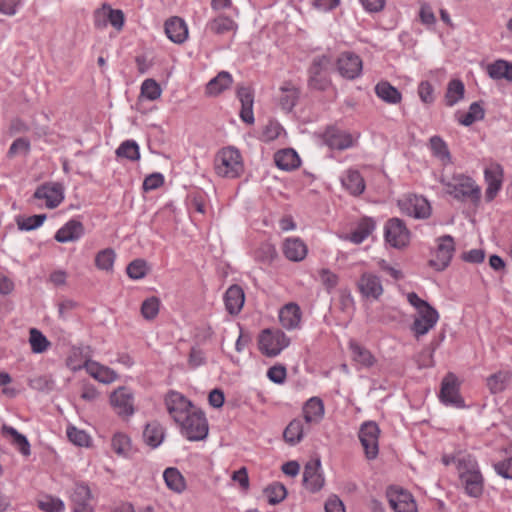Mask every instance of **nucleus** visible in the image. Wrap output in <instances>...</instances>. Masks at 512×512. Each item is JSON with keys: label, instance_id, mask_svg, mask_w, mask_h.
Segmentation results:
<instances>
[{"label": "nucleus", "instance_id": "11", "mask_svg": "<svg viewBox=\"0 0 512 512\" xmlns=\"http://www.w3.org/2000/svg\"><path fill=\"white\" fill-rule=\"evenodd\" d=\"M390 508L395 512H417V505L412 494L398 486H391L386 491Z\"/></svg>", "mask_w": 512, "mask_h": 512}, {"label": "nucleus", "instance_id": "33", "mask_svg": "<svg viewBox=\"0 0 512 512\" xmlns=\"http://www.w3.org/2000/svg\"><path fill=\"white\" fill-rule=\"evenodd\" d=\"M375 229V222L371 218H363L354 231L343 236L344 240H348L354 244H361Z\"/></svg>", "mask_w": 512, "mask_h": 512}, {"label": "nucleus", "instance_id": "50", "mask_svg": "<svg viewBox=\"0 0 512 512\" xmlns=\"http://www.w3.org/2000/svg\"><path fill=\"white\" fill-rule=\"evenodd\" d=\"M116 254L113 249L106 248L99 251L95 257V265L100 270L110 271L113 269Z\"/></svg>", "mask_w": 512, "mask_h": 512}, {"label": "nucleus", "instance_id": "31", "mask_svg": "<svg viewBox=\"0 0 512 512\" xmlns=\"http://www.w3.org/2000/svg\"><path fill=\"white\" fill-rule=\"evenodd\" d=\"M349 349L353 361L361 368H370L376 363V358L372 353L356 341L351 340L349 342Z\"/></svg>", "mask_w": 512, "mask_h": 512}, {"label": "nucleus", "instance_id": "55", "mask_svg": "<svg viewBox=\"0 0 512 512\" xmlns=\"http://www.w3.org/2000/svg\"><path fill=\"white\" fill-rule=\"evenodd\" d=\"M162 90L154 79H146L141 85V96L154 101L161 96Z\"/></svg>", "mask_w": 512, "mask_h": 512}, {"label": "nucleus", "instance_id": "15", "mask_svg": "<svg viewBox=\"0 0 512 512\" xmlns=\"http://www.w3.org/2000/svg\"><path fill=\"white\" fill-rule=\"evenodd\" d=\"M165 404L170 416L177 424L183 421L187 414L195 408L190 400L176 391H171L167 394Z\"/></svg>", "mask_w": 512, "mask_h": 512}, {"label": "nucleus", "instance_id": "39", "mask_svg": "<svg viewBox=\"0 0 512 512\" xmlns=\"http://www.w3.org/2000/svg\"><path fill=\"white\" fill-rule=\"evenodd\" d=\"M280 91L281 96L279 97V104L284 111L290 112L296 105L299 97V91L290 82L284 83V85L281 86Z\"/></svg>", "mask_w": 512, "mask_h": 512}, {"label": "nucleus", "instance_id": "45", "mask_svg": "<svg viewBox=\"0 0 512 512\" xmlns=\"http://www.w3.org/2000/svg\"><path fill=\"white\" fill-rule=\"evenodd\" d=\"M29 344L35 354L44 353L51 345L47 337L36 328H31L29 331Z\"/></svg>", "mask_w": 512, "mask_h": 512}, {"label": "nucleus", "instance_id": "10", "mask_svg": "<svg viewBox=\"0 0 512 512\" xmlns=\"http://www.w3.org/2000/svg\"><path fill=\"white\" fill-rule=\"evenodd\" d=\"M398 207L401 212L415 219H425L431 214L429 202L422 196L406 195L398 200Z\"/></svg>", "mask_w": 512, "mask_h": 512}, {"label": "nucleus", "instance_id": "5", "mask_svg": "<svg viewBox=\"0 0 512 512\" xmlns=\"http://www.w3.org/2000/svg\"><path fill=\"white\" fill-rule=\"evenodd\" d=\"M178 425L181 428L182 434L189 441H200L208 435V423L205 414L196 407Z\"/></svg>", "mask_w": 512, "mask_h": 512}, {"label": "nucleus", "instance_id": "1", "mask_svg": "<svg viewBox=\"0 0 512 512\" xmlns=\"http://www.w3.org/2000/svg\"><path fill=\"white\" fill-rule=\"evenodd\" d=\"M440 182L444 186L446 193L457 200L470 199L478 203L481 198V188L468 175L455 173L451 177L442 175Z\"/></svg>", "mask_w": 512, "mask_h": 512}, {"label": "nucleus", "instance_id": "18", "mask_svg": "<svg viewBox=\"0 0 512 512\" xmlns=\"http://www.w3.org/2000/svg\"><path fill=\"white\" fill-rule=\"evenodd\" d=\"M34 197L44 200L47 208L54 209L64 200V187L60 183L43 184L36 189Z\"/></svg>", "mask_w": 512, "mask_h": 512}, {"label": "nucleus", "instance_id": "61", "mask_svg": "<svg viewBox=\"0 0 512 512\" xmlns=\"http://www.w3.org/2000/svg\"><path fill=\"white\" fill-rule=\"evenodd\" d=\"M38 507L44 512H61L64 509V504L60 499L46 497L38 502Z\"/></svg>", "mask_w": 512, "mask_h": 512}, {"label": "nucleus", "instance_id": "24", "mask_svg": "<svg viewBox=\"0 0 512 512\" xmlns=\"http://www.w3.org/2000/svg\"><path fill=\"white\" fill-rule=\"evenodd\" d=\"M307 252L306 244L298 237H289L283 242V254L290 261H302L305 259Z\"/></svg>", "mask_w": 512, "mask_h": 512}, {"label": "nucleus", "instance_id": "26", "mask_svg": "<svg viewBox=\"0 0 512 512\" xmlns=\"http://www.w3.org/2000/svg\"><path fill=\"white\" fill-rule=\"evenodd\" d=\"M224 302L226 310L231 315L238 314L245 302V294L239 285L230 286L224 294Z\"/></svg>", "mask_w": 512, "mask_h": 512}, {"label": "nucleus", "instance_id": "12", "mask_svg": "<svg viewBox=\"0 0 512 512\" xmlns=\"http://www.w3.org/2000/svg\"><path fill=\"white\" fill-rule=\"evenodd\" d=\"M435 256L429 261L437 271L444 270L449 264L455 251L454 240L450 235H444L436 240Z\"/></svg>", "mask_w": 512, "mask_h": 512}, {"label": "nucleus", "instance_id": "27", "mask_svg": "<svg viewBox=\"0 0 512 512\" xmlns=\"http://www.w3.org/2000/svg\"><path fill=\"white\" fill-rule=\"evenodd\" d=\"M302 411L306 424H318L324 417V403L319 397H311L305 402Z\"/></svg>", "mask_w": 512, "mask_h": 512}, {"label": "nucleus", "instance_id": "47", "mask_svg": "<svg viewBox=\"0 0 512 512\" xmlns=\"http://www.w3.org/2000/svg\"><path fill=\"white\" fill-rule=\"evenodd\" d=\"M430 148L433 155L437 157L444 165L451 162V155L448 150L447 144L439 136H433L430 138Z\"/></svg>", "mask_w": 512, "mask_h": 512}, {"label": "nucleus", "instance_id": "42", "mask_svg": "<svg viewBox=\"0 0 512 512\" xmlns=\"http://www.w3.org/2000/svg\"><path fill=\"white\" fill-rule=\"evenodd\" d=\"M2 432L7 437H10L11 443L25 456L30 455V444L23 434L19 433L15 428L3 425Z\"/></svg>", "mask_w": 512, "mask_h": 512}, {"label": "nucleus", "instance_id": "32", "mask_svg": "<svg viewBox=\"0 0 512 512\" xmlns=\"http://www.w3.org/2000/svg\"><path fill=\"white\" fill-rule=\"evenodd\" d=\"M232 83V75L227 71H221L207 83L206 94L210 96H217L230 88Z\"/></svg>", "mask_w": 512, "mask_h": 512}, {"label": "nucleus", "instance_id": "36", "mask_svg": "<svg viewBox=\"0 0 512 512\" xmlns=\"http://www.w3.org/2000/svg\"><path fill=\"white\" fill-rule=\"evenodd\" d=\"M374 90L377 97L388 104L395 105L402 100L400 91L388 81H380L376 84Z\"/></svg>", "mask_w": 512, "mask_h": 512}, {"label": "nucleus", "instance_id": "48", "mask_svg": "<svg viewBox=\"0 0 512 512\" xmlns=\"http://www.w3.org/2000/svg\"><path fill=\"white\" fill-rule=\"evenodd\" d=\"M263 495L269 504L275 505L286 497L287 491L283 484L273 483L264 489Z\"/></svg>", "mask_w": 512, "mask_h": 512}, {"label": "nucleus", "instance_id": "9", "mask_svg": "<svg viewBox=\"0 0 512 512\" xmlns=\"http://www.w3.org/2000/svg\"><path fill=\"white\" fill-rule=\"evenodd\" d=\"M331 65L330 57L317 56L309 68V86L317 90H325L330 85L328 69Z\"/></svg>", "mask_w": 512, "mask_h": 512}, {"label": "nucleus", "instance_id": "35", "mask_svg": "<svg viewBox=\"0 0 512 512\" xmlns=\"http://www.w3.org/2000/svg\"><path fill=\"white\" fill-rule=\"evenodd\" d=\"M71 500L76 505L74 512H81L84 509H92L90 507L91 491L88 485L84 483H77L73 488Z\"/></svg>", "mask_w": 512, "mask_h": 512}, {"label": "nucleus", "instance_id": "21", "mask_svg": "<svg viewBox=\"0 0 512 512\" xmlns=\"http://www.w3.org/2000/svg\"><path fill=\"white\" fill-rule=\"evenodd\" d=\"M321 462L319 459L309 461L303 471V483L311 492L319 491L324 485V477L321 473Z\"/></svg>", "mask_w": 512, "mask_h": 512}, {"label": "nucleus", "instance_id": "22", "mask_svg": "<svg viewBox=\"0 0 512 512\" xmlns=\"http://www.w3.org/2000/svg\"><path fill=\"white\" fill-rule=\"evenodd\" d=\"M84 235L83 224L75 219L69 220L55 233V240L60 243H68L79 240Z\"/></svg>", "mask_w": 512, "mask_h": 512}, {"label": "nucleus", "instance_id": "51", "mask_svg": "<svg viewBox=\"0 0 512 512\" xmlns=\"http://www.w3.org/2000/svg\"><path fill=\"white\" fill-rule=\"evenodd\" d=\"M485 112L483 107L478 102H473L467 113H465L461 118H459V123L464 126H470L474 122L482 120L484 118Z\"/></svg>", "mask_w": 512, "mask_h": 512}, {"label": "nucleus", "instance_id": "14", "mask_svg": "<svg viewBox=\"0 0 512 512\" xmlns=\"http://www.w3.org/2000/svg\"><path fill=\"white\" fill-rule=\"evenodd\" d=\"M440 400L447 406H453L455 408H464L465 403L459 393V383L457 377L448 373L441 383Z\"/></svg>", "mask_w": 512, "mask_h": 512}, {"label": "nucleus", "instance_id": "16", "mask_svg": "<svg viewBox=\"0 0 512 512\" xmlns=\"http://www.w3.org/2000/svg\"><path fill=\"white\" fill-rule=\"evenodd\" d=\"M484 179L487 185L485 198L486 201L490 202L495 199L502 188L504 180L503 167L496 162L489 163L484 169Z\"/></svg>", "mask_w": 512, "mask_h": 512}, {"label": "nucleus", "instance_id": "7", "mask_svg": "<svg viewBox=\"0 0 512 512\" xmlns=\"http://www.w3.org/2000/svg\"><path fill=\"white\" fill-rule=\"evenodd\" d=\"M380 428L374 421H366L361 424L358 438L368 460H374L379 454Z\"/></svg>", "mask_w": 512, "mask_h": 512}, {"label": "nucleus", "instance_id": "54", "mask_svg": "<svg viewBox=\"0 0 512 512\" xmlns=\"http://www.w3.org/2000/svg\"><path fill=\"white\" fill-rule=\"evenodd\" d=\"M30 141L25 137H19L11 144L8 150V157L27 156L30 152Z\"/></svg>", "mask_w": 512, "mask_h": 512}, {"label": "nucleus", "instance_id": "2", "mask_svg": "<svg viewBox=\"0 0 512 512\" xmlns=\"http://www.w3.org/2000/svg\"><path fill=\"white\" fill-rule=\"evenodd\" d=\"M457 470L465 492L471 497H479L483 492L484 480L476 459L470 455L459 457Z\"/></svg>", "mask_w": 512, "mask_h": 512}, {"label": "nucleus", "instance_id": "28", "mask_svg": "<svg viewBox=\"0 0 512 512\" xmlns=\"http://www.w3.org/2000/svg\"><path fill=\"white\" fill-rule=\"evenodd\" d=\"M357 139L358 136H353L349 132L333 130L327 133L326 143L333 149L345 150L353 147L356 144Z\"/></svg>", "mask_w": 512, "mask_h": 512}, {"label": "nucleus", "instance_id": "23", "mask_svg": "<svg viewBox=\"0 0 512 512\" xmlns=\"http://www.w3.org/2000/svg\"><path fill=\"white\" fill-rule=\"evenodd\" d=\"M237 97L241 102L240 118L247 124L254 123L253 104L254 96L251 88L240 86L237 89Z\"/></svg>", "mask_w": 512, "mask_h": 512}, {"label": "nucleus", "instance_id": "57", "mask_svg": "<svg viewBox=\"0 0 512 512\" xmlns=\"http://www.w3.org/2000/svg\"><path fill=\"white\" fill-rule=\"evenodd\" d=\"M160 308V301L157 297L147 298L141 305V314L147 320L154 319Z\"/></svg>", "mask_w": 512, "mask_h": 512}, {"label": "nucleus", "instance_id": "46", "mask_svg": "<svg viewBox=\"0 0 512 512\" xmlns=\"http://www.w3.org/2000/svg\"><path fill=\"white\" fill-rule=\"evenodd\" d=\"M465 92L464 84L459 79H453L448 83L447 91L445 94L446 104L448 106H454L460 101Z\"/></svg>", "mask_w": 512, "mask_h": 512}, {"label": "nucleus", "instance_id": "8", "mask_svg": "<svg viewBox=\"0 0 512 512\" xmlns=\"http://www.w3.org/2000/svg\"><path fill=\"white\" fill-rule=\"evenodd\" d=\"M410 231L405 223L399 218L389 219L384 228L386 242L393 248L401 249L410 242Z\"/></svg>", "mask_w": 512, "mask_h": 512}, {"label": "nucleus", "instance_id": "4", "mask_svg": "<svg viewBox=\"0 0 512 512\" xmlns=\"http://www.w3.org/2000/svg\"><path fill=\"white\" fill-rule=\"evenodd\" d=\"M214 168L220 177L231 179L239 177L244 170L239 150L231 146L221 149L215 157Z\"/></svg>", "mask_w": 512, "mask_h": 512}, {"label": "nucleus", "instance_id": "59", "mask_svg": "<svg viewBox=\"0 0 512 512\" xmlns=\"http://www.w3.org/2000/svg\"><path fill=\"white\" fill-rule=\"evenodd\" d=\"M283 131L282 126L278 122L270 121L263 128L261 139L265 142H271L277 139Z\"/></svg>", "mask_w": 512, "mask_h": 512}, {"label": "nucleus", "instance_id": "63", "mask_svg": "<svg viewBox=\"0 0 512 512\" xmlns=\"http://www.w3.org/2000/svg\"><path fill=\"white\" fill-rule=\"evenodd\" d=\"M495 472L506 479L512 480V455L494 464Z\"/></svg>", "mask_w": 512, "mask_h": 512}, {"label": "nucleus", "instance_id": "17", "mask_svg": "<svg viewBox=\"0 0 512 512\" xmlns=\"http://www.w3.org/2000/svg\"><path fill=\"white\" fill-rule=\"evenodd\" d=\"M110 403L116 414L121 417H130L134 414V395L125 386H121L112 392Z\"/></svg>", "mask_w": 512, "mask_h": 512}, {"label": "nucleus", "instance_id": "20", "mask_svg": "<svg viewBox=\"0 0 512 512\" xmlns=\"http://www.w3.org/2000/svg\"><path fill=\"white\" fill-rule=\"evenodd\" d=\"M81 368H84L92 378L103 384L113 383L118 378L117 373L113 369L91 359L86 360L83 365L75 366L72 369L78 370Z\"/></svg>", "mask_w": 512, "mask_h": 512}, {"label": "nucleus", "instance_id": "43", "mask_svg": "<svg viewBox=\"0 0 512 512\" xmlns=\"http://www.w3.org/2000/svg\"><path fill=\"white\" fill-rule=\"evenodd\" d=\"M305 432V426L301 419H293L285 428L283 436L285 441L290 445L299 443Z\"/></svg>", "mask_w": 512, "mask_h": 512}, {"label": "nucleus", "instance_id": "6", "mask_svg": "<svg viewBox=\"0 0 512 512\" xmlns=\"http://www.w3.org/2000/svg\"><path fill=\"white\" fill-rule=\"evenodd\" d=\"M290 344V339L279 329H265L259 336V350L268 357H275Z\"/></svg>", "mask_w": 512, "mask_h": 512}, {"label": "nucleus", "instance_id": "30", "mask_svg": "<svg viewBox=\"0 0 512 512\" xmlns=\"http://www.w3.org/2000/svg\"><path fill=\"white\" fill-rule=\"evenodd\" d=\"M274 162L279 169L291 171L298 168L301 161L295 150L286 148L275 153Z\"/></svg>", "mask_w": 512, "mask_h": 512}, {"label": "nucleus", "instance_id": "40", "mask_svg": "<svg viewBox=\"0 0 512 512\" xmlns=\"http://www.w3.org/2000/svg\"><path fill=\"white\" fill-rule=\"evenodd\" d=\"M511 373L509 371H498L486 379V385L492 394L503 392L509 385Z\"/></svg>", "mask_w": 512, "mask_h": 512}, {"label": "nucleus", "instance_id": "53", "mask_svg": "<svg viewBox=\"0 0 512 512\" xmlns=\"http://www.w3.org/2000/svg\"><path fill=\"white\" fill-rule=\"evenodd\" d=\"M112 448L118 455L127 456L132 450L131 440L127 435L117 433L112 438Z\"/></svg>", "mask_w": 512, "mask_h": 512}, {"label": "nucleus", "instance_id": "34", "mask_svg": "<svg viewBox=\"0 0 512 512\" xmlns=\"http://www.w3.org/2000/svg\"><path fill=\"white\" fill-rule=\"evenodd\" d=\"M301 319V313L298 305L289 303L285 305L279 312V320L281 325L288 329L296 328Z\"/></svg>", "mask_w": 512, "mask_h": 512}, {"label": "nucleus", "instance_id": "64", "mask_svg": "<svg viewBox=\"0 0 512 512\" xmlns=\"http://www.w3.org/2000/svg\"><path fill=\"white\" fill-rule=\"evenodd\" d=\"M434 89L428 81L420 82L418 86V95L422 102L430 104L434 101Z\"/></svg>", "mask_w": 512, "mask_h": 512}, {"label": "nucleus", "instance_id": "37", "mask_svg": "<svg viewBox=\"0 0 512 512\" xmlns=\"http://www.w3.org/2000/svg\"><path fill=\"white\" fill-rule=\"evenodd\" d=\"M207 29L216 35H223L229 32L235 33L238 29L237 23L224 15H219L207 23Z\"/></svg>", "mask_w": 512, "mask_h": 512}, {"label": "nucleus", "instance_id": "19", "mask_svg": "<svg viewBox=\"0 0 512 512\" xmlns=\"http://www.w3.org/2000/svg\"><path fill=\"white\" fill-rule=\"evenodd\" d=\"M337 70L342 77L353 80L362 72V60L352 52H344L337 60Z\"/></svg>", "mask_w": 512, "mask_h": 512}, {"label": "nucleus", "instance_id": "3", "mask_svg": "<svg viewBox=\"0 0 512 512\" xmlns=\"http://www.w3.org/2000/svg\"><path fill=\"white\" fill-rule=\"evenodd\" d=\"M407 301L417 311L411 330L416 337L427 334L439 320V314L428 302L422 300L415 292L407 294Z\"/></svg>", "mask_w": 512, "mask_h": 512}, {"label": "nucleus", "instance_id": "29", "mask_svg": "<svg viewBox=\"0 0 512 512\" xmlns=\"http://www.w3.org/2000/svg\"><path fill=\"white\" fill-rule=\"evenodd\" d=\"M341 183L354 196L362 194L365 190V181L357 170H347L341 177Z\"/></svg>", "mask_w": 512, "mask_h": 512}, {"label": "nucleus", "instance_id": "44", "mask_svg": "<svg viewBox=\"0 0 512 512\" xmlns=\"http://www.w3.org/2000/svg\"><path fill=\"white\" fill-rule=\"evenodd\" d=\"M163 478L167 487L175 492L180 493L186 487L184 477L176 468H167L163 473Z\"/></svg>", "mask_w": 512, "mask_h": 512}, {"label": "nucleus", "instance_id": "13", "mask_svg": "<svg viewBox=\"0 0 512 512\" xmlns=\"http://www.w3.org/2000/svg\"><path fill=\"white\" fill-rule=\"evenodd\" d=\"M357 288L364 299L371 301L378 300L384 292L381 278L370 271L361 274L357 281Z\"/></svg>", "mask_w": 512, "mask_h": 512}, {"label": "nucleus", "instance_id": "38", "mask_svg": "<svg viewBox=\"0 0 512 512\" xmlns=\"http://www.w3.org/2000/svg\"><path fill=\"white\" fill-rule=\"evenodd\" d=\"M487 73L494 80L505 79L512 82V63L496 60L487 65Z\"/></svg>", "mask_w": 512, "mask_h": 512}, {"label": "nucleus", "instance_id": "58", "mask_svg": "<svg viewBox=\"0 0 512 512\" xmlns=\"http://www.w3.org/2000/svg\"><path fill=\"white\" fill-rule=\"evenodd\" d=\"M109 5L104 3L93 13V23L97 29L103 30L109 24Z\"/></svg>", "mask_w": 512, "mask_h": 512}, {"label": "nucleus", "instance_id": "41", "mask_svg": "<svg viewBox=\"0 0 512 512\" xmlns=\"http://www.w3.org/2000/svg\"><path fill=\"white\" fill-rule=\"evenodd\" d=\"M143 439L150 447H158L164 439L163 427L158 422L148 423L143 431Z\"/></svg>", "mask_w": 512, "mask_h": 512}, {"label": "nucleus", "instance_id": "56", "mask_svg": "<svg viewBox=\"0 0 512 512\" xmlns=\"http://www.w3.org/2000/svg\"><path fill=\"white\" fill-rule=\"evenodd\" d=\"M147 271V263L143 259H136L132 261L126 268L127 275L133 280L144 278Z\"/></svg>", "mask_w": 512, "mask_h": 512}, {"label": "nucleus", "instance_id": "25", "mask_svg": "<svg viewBox=\"0 0 512 512\" xmlns=\"http://www.w3.org/2000/svg\"><path fill=\"white\" fill-rule=\"evenodd\" d=\"M165 33L172 42L181 44L188 37V28L181 18L171 17L165 22Z\"/></svg>", "mask_w": 512, "mask_h": 512}, {"label": "nucleus", "instance_id": "60", "mask_svg": "<svg viewBox=\"0 0 512 512\" xmlns=\"http://www.w3.org/2000/svg\"><path fill=\"white\" fill-rule=\"evenodd\" d=\"M67 436L72 443L78 446H88L90 441L89 435L76 427H68Z\"/></svg>", "mask_w": 512, "mask_h": 512}, {"label": "nucleus", "instance_id": "49", "mask_svg": "<svg viewBox=\"0 0 512 512\" xmlns=\"http://www.w3.org/2000/svg\"><path fill=\"white\" fill-rule=\"evenodd\" d=\"M116 155L131 161H137L140 158L139 146L134 140H126L117 148Z\"/></svg>", "mask_w": 512, "mask_h": 512}, {"label": "nucleus", "instance_id": "62", "mask_svg": "<svg viewBox=\"0 0 512 512\" xmlns=\"http://www.w3.org/2000/svg\"><path fill=\"white\" fill-rule=\"evenodd\" d=\"M276 256V248L270 243L262 244L256 251V258L262 262H271L275 259Z\"/></svg>", "mask_w": 512, "mask_h": 512}, {"label": "nucleus", "instance_id": "52", "mask_svg": "<svg viewBox=\"0 0 512 512\" xmlns=\"http://www.w3.org/2000/svg\"><path fill=\"white\" fill-rule=\"evenodd\" d=\"M46 219L45 214H38L29 217H17L18 229L21 231H32L40 227Z\"/></svg>", "mask_w": 512, "mask_h": 512}]
</instances>
